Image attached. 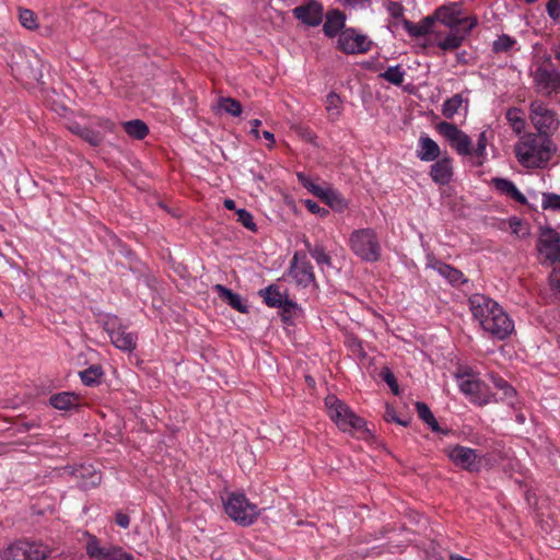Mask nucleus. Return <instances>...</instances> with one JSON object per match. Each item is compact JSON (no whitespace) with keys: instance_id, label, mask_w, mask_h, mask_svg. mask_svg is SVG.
<instances>
[{"instance_id":"obj_1","label":"nucleus","mask_w":560,"mask_h":560,"mask_svg":"<svg viewBox=\"0 0 560 560\" xmlns=\"http://www.w3.org/2000/svg\"><path fill=\"white\" fill-rule=\"evenodd\" d=\"M469 306L474 317L491 336L503 340L514 330V324L503 308L483 294H472Z\"/></svg>"},{"instance_id":"obj_2","label":"nucleus","mask_w":560,"mask_h":560,"mask_svg":"<svg viewBox=\"0 0 560 560\" xmlns=\"http://www.w3.org/2000/svg\"><path fill=\"white\" fill-rule=\"evenodd\" d=\"M557 147L550 137L528 135L515 145V155L525 167L540 168L547 165Z\"/></svg>"},{"instance_id":"obj_3","label":"nucleus","mask_w":560,"mask_h":560,"mask_svg":"<svg viewBox=\"0 0 560 560\" xmlns=\"http://www.w3.org/2000/svg\"><path fill=\"white\" fill-rule=\"evenodd\" d=\"M325 406L329 418L343 432L365 431V421L357 416L348 405L341 401L335 395H328L325 398Z\"/></svg>"},{"instance_id":"obj_4","label":"nucleus","mask_w":560,"mask_h":560,"mask_svg":"<svg viewBox=\"0 0 560 560\" xmlns=\"http://www.w3.org/2000/svg\"><path fill=\"white\" fill-rule=\"evenodd\" d=\"M51 549L40 541L16 539L0 553L2 560H46Z\"/></svg>"},{"instance_id":"obj_5","label":"nucleus","mask_w":560,"mask_h":560,"mask_svg":"<svg viewBox=\"0 0 560 560\" xmlns=\"http://www.w3.org/2000/svg\"><path fill=\"white\" fill-rule=\"evenodd\" d=\"M224 509L233 521L243 526L253 524L259 515L258 508L242 493H230L224 501Z\"/></svg>"},{"instance_id":"obj_6","label":"nucleus","mask_w":560,"mask_h":560,"mask_svg":"<svg viewBox=\"0 0 560 560\" xmlns=\"http://www.w3.org/2000/svg\"><path fill=\"white\" fill-rule=\"evenodd\" d=\"M350 246L353 253L365 261H376L381 256L376 234L371 229L354 231L350 236Z\"/></svg>"},{"instance_id":"obj_7","label":"nucleus","mask_w":560,"mask_h":560,"mask_svg":"<svg viewBox=\"0 0 560 560\" xmlns=\"http://www.w3.org/2000/svg\"><path fill=\"white\" fill-rule=\"evenodd\" d=\"M529 118L540 137H550L559 127L556 112L538 100L529 105Z\"/></svg>"},{"instance_id":"obj_8","label":"nucleus","mask_w":560,"mask_h":560,"mask_svg":"<svg viewBox=\"0 0 560 560\" xmlns=\"http://www.w3.org/2000/svg\"><path fill=\"white\" fill-rule=\"evenodd\" d=\"M103 329L110 337L112 343L122 351L131 352L137 347V335L127 331L120 319L115 315H107L102 320Z\"/></svg>"},{"instance_id":"obj_9","label":"nucleus","mask_w":560,"mask_h":560,"mask_svg":"<svg viewBox=\"0 0 560 560\" xmlns=\"http://www.w3.org/2000/svg\"><path fill=\"white\" fill-rule=\"evenodd\" d=\"M550 56L533 72V81L539 92L547 95L560 93V71L552 67Z\"/></svg>"},{"instance_id":"obj_10","label":"nucleus","mask_w":560,"mask_h":560,"mask_svg":"<svg viewBox=\"0 0 560 560\" xmlns=\"http://www.w3.org/2000/svg\"><path fill=\"white\" fill-rule=\"evenodd\" d=\"M436 130L441 136H443L448 141L450 145L459 155L472 154L471 139L456 125L448 121H441L436 125Z\"/></svg>"},{"instance_id":"obj_11","label":"nucleus","mask_w":560,"mask_h":560,"mask_svg":"<svg viewBox=\"0 0 560 560\" xmlns=\"http://www.w3.org/2000/svg\"><path fill=\"white\" fill-rule=\"evenodd\" d=\"M444 453L454 465L465 470L472 472L480 469V458L476 450L462 445H451L444 448Z\"/></svg>"},{"instance_id":"obj_12","label":"nucleus","mask_w":560,"mask_h":560,"mask_svg":"<svg viewBox=\"0 0 560 560\" xmlns=\"http://www.w3.org/2000/svg\"><path fill=\"white\" fill-rule=\"evenodd\" d=\"M372 42L354 28H346L339 33L338 48L348 55L364 54L370 50Z\"/></svg>"},{"instance_id":"obj_13","label":"nucleus","mask_w":560,"mask_h":560,"mask_svg":"<svg viewBox=\"0 0 560 560\" xmlns=\"http://www.w3.org/2000/svg\"><path fill=\"white\" fill-rule=\"evenodd\" d=\"M456 378L459 389L463 394L469 396L471 401L479 405H486L489 402L486 393L487 386L471 372L457 373Z\"/></svg>"},{"instance_id":"obj_14","label":"nucleus","mask_w":560,"mask_h":560,"mask_svg":"<svg viewBox=\"0 0 560 560\" xmlns=\"http://www.w3.org/2000/svg\"><path fill=\"white\" fill-rule=\"evenodd\" d=\"M86 553L96 560H133L132 555L124 551L121 547H101L95 536H91L86 544Z\"/></svg>"},{"instance_id":"obj_15","label":"nucleus","mask_w":560,"mask_h":560,"mask_svg":"<svg viewBox=\"0 0 560 560\" xmlns=\"http://www.w3.org/2000/svg\"><path fill=\"white\" fill-rule=\"evenodd\" d=\"M537 250L551 264H560V234L550 228L544 229L537 242Z\"/></svg>"},{"instance_id":"obj_16","label":"nucleus","mask_w":560,"mask_h":560,"mask_svg":"<svg viewBox=\"0 0 560 560\" xmlns=\"http://www.w3.org/2000/svg\"><path fill=\"white\" fill-rule=\"evenodd\" d=\"M435 21H440L445 26L450 27L451 31L459 28L460 25H465L467 22L470 23L472 19L463 18L462 8L459 3H450L438 8L433 15Z\"/></svg>"},{"instance_id":"obj_17","label":"nucleus","mask_w":560,"mask_h":560,"mask_svg":"<svg viewBox=\"0 0 560 560\" xmlns=\"http://www.w3.org/2000/svg\"><path fill=\"white\" fill-rule=\"evenodd\" d=\"M290 275L298 284L307 287L315 281L312 264L306 259L305 254L296 252L291 260Z\"/></svg>"},{"instance_id":"obj_18","label":"nucleus","mask_w":560,"mask_h":560,"mask_svg":"<svg viewBox=\"0 0 560 560\" xmlns=\"http://www.w3.org/2000/svg\"><path fill=\"white\" fill-rule=\"evenodd\" d=\"M265 303L270 307H278L282 310V317L284 320L289 319V315L298 310L296 303L283 296L278 287L269 285L260 291Z\"/></svg>"},{"instance_id":"obj_19","label":"nucleus","mask_w":560,"mask_h":560,"mask_svg":"<svg viewBox=\"0 0 560 560\" xmlns=\"http://www.w3.org/2000/svg\"><path fill=\"white\" fill-rule=\"evenodd\" d=\"M292 12L295 19L312 27L318 26L324 16L323 5L315 0L294 8Z\"/></svg>"},{"instance_id":"obj_20","label":"nucleus","mask_w":560,"mask_h":560,"mask_svg":"<svg viewBox=\"0 0 560 560\" xmlns=\"http://www.w3.org/2000/svg\"><path fill=\"white\" fill-rule=\"evenodd\" d=\"M477 24L476 18H474L468 25L464 26L463 32L459 28L451 31V33L441 40L438 46L443 50H453L457 49L465 38V36L471 31V28Z\"/></svg>"},{"instance_id":"obj_21","label":"nucleus","mask_w":560,"mask_h":560,"mask_svg":"<svg viewBox=\"0 0 560 560\" xmlns=\"http://www.w3.org/2000/svg\"><path fill=\"white\" fill-rule=\"evenodd\" d=\"M430 175L439 185H447L453 176L452 160L450 158H443L436 161L431 166Z\"/></svg>"},{"instance_id":"obj_22","label":"nucleus","mask_w":560,"mask_h":560,"mask_svg":"<svg viewBox=\"0 0 560 560\" xmlns=\"http://www.w3.org/2000/svg\"><path fill=\"white\" fill-rule=\"evenodd\" d=\"M346 15L339 10H330L326 14V21L323 31L327 37H335L340 31H343Z\"/></svg>"},{"instance_id":"obj_23","label":"nucleus","mask_w":560,"mask_h":560,"mask_svg":"<svg viewBox=\"0 0 560 560\" xmlns=\"http://www.w3.org/2000/svg\"><path fill=\"white\" fill-rule=\"evenodd\" d=\"M213 289L219 294L220 299L225 301L234 310L243 314L248 312V306L243 303L241 296L237 293H234L232 290L225 288L222 284H215Z\"/></svg>"},{"instance_id":"obj_24","label":"nucleus","mask_w":560,"mask_h":560,"mask_svg":"<svg viewBox=\"0 0 560 560\" xmlns=\"http://www.w3.org/2000/svg\"><path fill=\"white\" fill-rule=\"evenodd\" d=\"M492 184L497 190L511 197L518 203L525 205L527 202L526 197L516 188L513 182L501 177H494L492 179Z\"/></svg>"},{"instance_id":"obj_25","label":"nucleus","mask_w":560,"mask_h":560,"mask_svg":"<svg viewBox=\"0 0 560 560\" xmlns=\"http://www.w3.org/2000/svg\"><path fill=\"white\" fill-rule=\"evenodd\" d=\"M79 400L80 397L71 392L58 393L49 398L50 405L59 410H69L71 408H78L80 405Z\"/></svg>"},{"instance_id":"obj_26","label":"nucleus","mask_w":560,"mask_h":560,"mask_svg":"<svg viewBox=\"0 0 560 560\" xmlns=\"http://www.w3.org/2000/svg\"><path fill=\"white\" fill-rule=\"evenodd\" d=\"M421 150L418 152V158L421 161H435L440 156V147L430 137H421L419 139Z\"/></svg>"},{"instance_id":"obj_27","label":"nucleus","mask_w":560,"mask_h":560,"mask_svg":"<svg viewBox=\"0 0 560 560\" xmlns=\"http://www.w3.org/2000/svg\"><path fill=\"white\" fill-rule=\"evenodd\" d=\"M433 23L434 18L427 16L418 24L412 23L410 21H405L404 26L405 30L409 33V35H411L412 37H420L431 32Z\"/></svg>"},{"instance_id":"obj_28","label":"nucleus","mask_w":560,"mask_h":560,"mask_svg":"<svg viewBox=\"0 0 560 560\" xmlns=\"http://www.w3.org/2000/svg\"><path fill=\"white\" fill-rule=\"evenodd\" d=\"M74 475L77 478H82L81 487L90 488L97 486L102 476L96 470L91 469V467L81 466L80 468L74 470Z\"/></svg>"},{"instance_id":"obj_29","label":"nucleus","mask_w":560,"mask_h":560,"mask_svg":"<svg viewBox=\"0 0 560 560\" xmlns=\"http://www.w3.org/2000/svg\"><path fill=\"white\" fill-rule=\"evenodd\" d=\"M122 127L128 136L138 140H142L149 133L147 124L140 119L125 121Z\"/></svg>"},{"instance_id":"obj_30","label":"nucleus","mask_w":560,"mask_h":560,"mask_svg":"<svg viewBox=\"0 0 560 560\" xmlns=\"http://www.w3.org/2000/svg\"><path fill=\"white\" fill-rule=\"evenodd\" d=\"M415 406L419 418L424 421L433 432H443L425 402L417 401Z\"/></svg>"},{"instance_id":"obj_31","label":"nucleus","mask_w":560,"mask_h":560,"mask_svg":"<svg viewBox=\"0 0 560 560\" xmlns=\"http://www.w3.org/2000/svg\"><path fill=\"white\" fill-rule=\"evenodd\" d=\"M464 102L467 103L468 100H464L460 94L453 95L452 97L444 101L442 105V115L447 119H452L462 107Z\"/></svg>"},{"instance_id":"obj_32","label":"nucleus","mask_w":560,"mask_h":560,"mask_svg":"<svg viewBox=\"0 0 560 560\" xmlns=\"http://www.w3.org/2000/svg\"><path fill=\"white\" fill-rule=\"evenodd\" d=\"M506 120L516 133L524 131L526 121L522 116V110L517 107H511L505 114Z\"/></svg>"},{"instance_id":"obj_33","label":"nucleus","mask_w":560,"mask_h":560,"mask_svg":"<svg viewBox=\"0 0 560 560\" xmlns=\"http://www.w3.org/2000/svg\"><path fill=\"white\" fill-rule=\"evenodd\" d=\"M342 100L335 93L330 92L326 97V110L329 114L331 120H336L341 114Z\"/></svg>"},{"instance_id":"obj_34","label":"nucleus","mask_w":560,"mask_h":560,"mask_svg":"<svg viewBox=\"0 0 560 560\" xmlns=\"http://www.w3.org/2000/svg\"><path fill=\"white\" fill-rule=\"evenodd\" d=\"M438 271L453 284L464 283L466 280L460 270L453 268L446 264H439Z\"/></svg>"},{"instance_id":"obj_35","label":"nucleus","mask_w":560,"mask_h":560,"mask_svg":"<svg viewBox=\"0 0 560 560\" xmlns=\"http://www.w3.org/2000/svg\"><path fill=\"white\" fill-rule=\"evenodd\" d=\"M103 375L102 368L100 365H92L84 371L80 372V378L86 386H93L100 383Z\"/></svg>"},{"instance_id":"obj_36","label":"nucleus","mask_w":560,"mask_h":560,"mask_svg":"<svg viewBox=\"0 0 560 560\" xmlns=\"http://www.w3.org/2000/svg\"><path fill=\"white\" fill-rule=\"evenodd\" d=\"M320 199L337 211H342L347 207V203L341 196L331 188H326Z\"/></svg>"},{"instance_id":"obj_37","label":"nucleus","mask_w":560,"mask_h":560,"mask_svg":"<svg viewBox=\"0 0 560 560\" xmlns=\"http://www.w3.org/2000/svg\"><path fill=\"white\" fill-rule=\"evenodd\" d=\"M380 77L392 84L400 85L404 82L405 70L400 65L393 66L382 72Z\"/></svg>"},{"instance_id":"obj_38","label":"nucleus","mask_w":560,"mask_h":560,"mask_svg":"<svg viewBox=\"0 0 560 560\" xmlns=\"http://www.w3.org/2000/svg\"><path fill=\"white\" fill-rule=\"evenodd\" d=\"M219 107L234 117L240 116L243 109L242 104L232 97H221L219 100Z\"/></svg>"},{"instance_id":"obj_39","label":"nucleus","mask_w":560,"mask_h":560,"mask_svg":"<svg viewBox=\"0 0 560 560\" xmlns=\"http://www.w3.org/2000/svg\"><path fill=\"white\" fill-rule=\"evenodd\" d=\"M80 138L90 143L93 147H97L103 142V136L101 132L93 130L91 128L85 127L84 129H80V131H75Z\"/></svg>"},{"instance_id":"obj_40","label":"nucleus","mask_w":560,"mask_h":560,"mask_svg":"<svg viewBox=\"0 0 560 560\" xmlns=\"http://www.w3.org/2000/svg\"><path fill=\"white\" fill-rule=\"evenodd\" d=\"M298 179L304 188H306L310 192L318 198H322L326 190V188L315 184L308 176L303 173H298Z\"/></svg>"},{"instance_id":"obj_41","label":"nucleus","mask_w":560,"mask_h":560,"mask_svg":"<svg viewBox=\"0 0 560 560\" xmlns=\"http://www.w3.org/2000/svg\"><path fill=\"white\" fill-rule=\"evenodd\" d=\"M19 19L21 24L27 30H36L38 27L36 14L28 9H20Z\"/></svg>"},{"instance_id":"obj_42","label":"nucleus","mask_w":560,"mask_h":560,"mask_svg":"<svg viewBox=\"0 0 560 560\" xmlns=\"http://www.w3.org/2000/svg\"><path fill=\"white\" fill-rule=\"evenodd\" d=\"M515 39L509 35H501L493 42V51L494 52H506L509 51L515 44Z\"/></svg>"},{"instance_id":"obj_43","label":"nucleus","mask_w":560,"mask_h":560,"mask_svg":"<svg viewBox=\"0 0 560 560\" xmlns=\"http://www.w3.org/2000/svg\"><path fill=\"white\" fill-rule=\"evenodd\" d=\"M311 256L316 260L317 265L323 266H331V258L329 255L325 252V248L323 245H315L314 249L311 250Z\"/></svg>"},{"instance_id":"obj_44","label":"nucleus","mask_w":560,"mask_h":560,"mask_svg":"<svg viewBox=\"0 0 560 560\" xmlns=\"http://www.w3.org/2000/svg\"><path fill=\"white\" fill-rule=\"evenodd\" d=\"M237 215V222H240L243 226L248 229L252 232L257 231V226L254 222V218L250 212H248L246 209H238L236 210Z\"/></svg>"},{"instance_id":"obj_45","label":"nucleus","mask_w":560,"mask_h":560,"mask_svg":"<svg viewBox=\"0 0 560 560\" xmlns=\"http://www.w3.org/2000/svg\"><path fill=\"white\" fill-rule=\"evenodd\" d=\"M541 206L544 209L559 210L560 211V195L552 192L542 194Z\"/></svg>"},{"instance_id":"obj_46","label":"nucleus","mask_w":560,"mask_h":560,"mask_svg":"<svg viewBox=\"0 0 560 560\" xmlns=\"http://www.w3.org/2000/svg\"><path fill=\"white\" fill-rule=\"evenodd\" d=\"M491 381L497 388L502 390L505 397H511L515 394V389L499 375H491Z\"/></svg>"},{"instance_id":"obj_47","label":"nucleus","mask_w":560,"mask_h":560,"mask_svg":"<svg viewBox=\"0 0 560 560\" xmlns=\"http://www.w3.org/2000/svg\"><path fill=\"white\" fill-rule=\"evenodd\" d=\"M381 376H382L383 381L390 387L393 394L398 395L399 387H398V383H397L396 377L393 374V372L388 368H384L381 371Z\"/></svg>"},{"instance_id":"obj_48","label":"nucleus","mask_w":560,"mask_h":560,"mask_svg":"<svg viewBox=\"0 0 560 560\" xmlns=\"http://www.w3.org/2000/svg\"><path fill=\"white\" fill-rule=\"evenodd\" d=\"M295 133L310 143H315L316 135L306 126H293Z\"/></svg>"},{"instance_id":"obj_49","label":"nucleus","mask_w":560,"mask_h":560,"mask_svg":"<svg viewBox=\"0 0 560 560\" xmlns=\"http://www.w3.org/2000/svg\"><path fill=\"white\" fill-rule=\"evenodd\" d=\"M384 419L387 421V422H396L402 427H407L409 424V419L407 420H402L400 419L397 415H396V411L393 407H390L389 405H386V410H385V413H384Z\"/></svg>"},{"instance_id":"obj_50","label":"nucleus","mask_w":560,"mask_h":560,"mask_svg":"<svg viewBox=\"0 0 560 560\" xmlns=\"http://www.w3.org/2000/svg\"><path fill=\"white\" fill-rule=\"evenodd\" d=\"M488 144L486 131L479 133L476 149H472V153L478 158H483L486 154V148Z\"/></svg>"},{"instance_id":"obj_51","label":"nucleus","mask_w":560,"mask_h":560,"mask_svg":"<svg viewBox=\"0 0 560 560\" xmlns=\"http://www.w3.org/2000/svg\"><path fill=\"white\" fill-rule=\"evenodd\" d=\"M549 284L552 291L560 294V264L559 267L553 268L549 276Z\"/></svg>"},{"instance_id":"obj_52","label":"nucleus","mask_w":560,"mask_h":560,"mask_svg":"<svg viewBox=\"0 0 560 560\" xmlns=\"http://www.w3.org/2000/svg\"><path fill=\"white\" fill-rule=\"evenodd\" d=\"M547 12L552 20H558L560 16V0H549L547 3Z\"/></svg>"},{"instance_id":"obj_53","label":"nucleus","mask_w":560,"mask_h":560,"mask_svg":"<svg viewBox=\"0 0 560 560\" xmlns=\"http://www.w3.org/2000/svg\"><path fill=\"white\" fill-rule=\"evenodd\" d=\"M305 206L310 212L318 214L320 217H326L329 213L327 209L320 208L318 203L311 199L305 200Z\"/></svg>"},{"instance_id":"obj_54","label":"nucleus","mask_w":560,"mask_h":560,"mask_svg":"<svg viewBox=\"0 0 560 560\" xmlns=\"http://www.w3.org/2000/svg\"><path fill=\"white\" fill-rule=\"evenodd\" d=\"M115 522L118 526L122 528H128L130 524V517L127 514L119 511L115 515Z\"/></svg>"},{"instance_id":"obj_55","label":"nucleus","mask_w":560,"mask_h":560,"mask_svg":"<svg viewBox=\"0 0 560 560\" xmlns=\"http://www.w3.org/2000/svg\"><path fill=\"white\" fill-rule=\"evenodd\" d=\"M389 9L392 11L393 16L395 18L401 15L404 10L401 4H399L398 2H392Z\"/></svg>"},{"instance_id":"obj_56","label":"nucleus","mask_w":560,"mask_h":560,"mask_svg":"<svg viewBox=\"0 0 560 560\" xmlns=\"http://www.w3.org/2000/svg\"><path fill=\"white\" fill-rule=\"evenodd\" d=\"M261 125V120L259 119H253L250 121V126H252V129H250V133L257 139L259 138V131H258V128L259 126Z\"/></svg>"},{"instance_id":"obj_57","label":"nucleus","mask_w":560,"mask_h":560,"mask_svg":"<svg viewBox=\"0 0 560 560\" xmlns=\"http://www.w3.org/2000/svg\"><path fill=\"white\" fill-rule=\"evenodd\" d=\"M262 137H264L267 141H269L268 147H269V148H272V147H273V144H275V136H273V133H272V132H270V131H268V130H265V131L262 132Z\"/></svg>"},{"instance_id":"obj_58","label":"nucleus","mask_w":560,"mask_h":560,"mask_svg":"<svg viewBox=\"0 0 560 560\" xmlns=\"http://www.w3.org/2000/svg\"><path fill=\"white\" fill-rule=\"evenodd\" d=\"M223 206L229 209V210H234L235 209V201L232 200V199H225L223 201Z\"/></svg>"},{"instance_id":"obj_59","label":"nucleus","mask_w":560,"mask_h":560,"mask_svg":"<svg viewBox=\"0 0 560 560\" xmlns=\"http://www.w3.org/2000/svg\"><path fill=\"white\" fill-rule=\"evenodd\" d=\"M349 5H364L368 0H343Z\"/></svg>"},{"instance_id":"obj_60","label":"nucleus","mask_w":560,"mask_h":560,"mask_svg":"<svg viewBox=\"0 0 560 560\" xmlns=\"http://www.w3.org/2000/svg\"><path fill=\"white\" fill-rule=\"evenodd\" d=\"M552 50H553V54H555L556 59L560 61V44H559V45H557V46H555V47L552 48Z\"/></svg>"},{"instance_id":"obj_61","label":"nucleus","mask_w":560,"mask_h":560,"mask_svg":"<svg viewBox=\"0 0 560 560\" xmlns=\"http://www.w3.org/2000/svg\"><path fill=\"white\" fill-rule=\"evenodd\" d=\"M103 127L109 129V130H113L114 128V122L109 121V120H106L104 124H102Z\"/></svg>"},{"instance_id":"obj_62","label":"nucleus","mask_w":560,"mask_h":560,"mask_svg":"<svg viewBox=\"0 0 560 560\" xmlns=\"http://www.w3.org/2000/svg\"><path fill=\"white\" fill-rule=\"evenodd\" d=\"M450 560H471V559L464 558V557H460V556H451Z\"/></svg>"},{"instance_id":"obj_63","label":"nucleus","mask_w":560,"mask_h":560,"mask_svg":"<svg viewBox=\"0 0 560 560\" xmlns=\"http://www.w3.org/2000/svg\"><path fill=\"white\" fill-rule=\"evenodd\" d=\"M516 420L518 423H524L525 422V417L524 415L520 413L516 416Z\"/></svg>"},{"instance_id":"obj_64","label":"nucleus","mask_w":560,"mask_h":560,"mask_svg":"<svg viewBox=\"0 0 560 560\" xmlns=\"http://www.w3.org/2000/svg\"><path fill=\"white\" fill-rule=\"evenodd\" d=\"M304 244H305L306 249L311 254V250L314 249V247L311 245V243L307 240L304 241Z\"/></svg>"}]
</instances>
